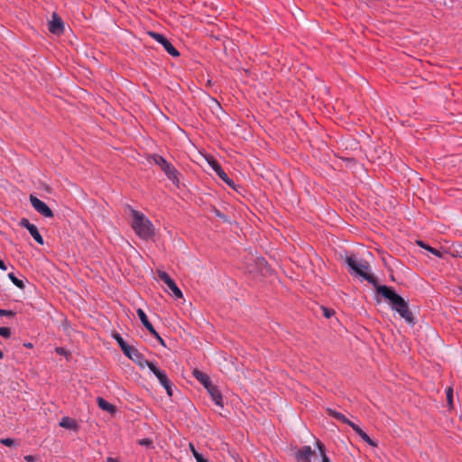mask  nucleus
Listing matches in <instances>:
<instances>
[{
    "mask_svg": "<svg viewBox=\"0 0 462 462\" xmlns=\"http://www.w3.org/2000/svg\"><path fill=\"white\" fill-rule=\"evenodd\" d=\"M359 437H361V435H363V433H365V431L359 428V430H357L356 431H355Z\"/></svg>",
    "mask_w": 462,
    "mask_h": 462,
    "instance_id": "c03bdc74",
    "label": "nucleus"
},
{
    "mask_svg": "<svg viewBox=\"0 0 462 462\" xmlns=\"http://www.w3.org/2000/svg\"><path fill=\"white\" fill-rule=\"evenodd\" d=\"M417 244L421 248L426 249L427 251L430 252L432 254L436 255L437 257L442 258L444 255L442 251L436 249L434 247H431L430 245L425 244L423 241H418Z\"/></svg>",
    "mask_w": 462,
    "mask_h": 462,
    "instance_id": "2eb2a0df",
    "label": "nucleus"
},
{
    "mask_svg": "<svg viewBox=\"0 0 462 462\" xmlns=\"http://www.w3.org/2000/svg\"><path fill=\"white\" fill-rule=\"evenodd\" d=\"M135 363L141 367V368H144L145 366H147L149 368V365H155L154 363L152 362H150L148 360H146L143 356L141 354L140 355V359L139 360H136Z\"/></svg>",
    "mask_w": 462,
    "mask_h": 462,
    "instance_id": "b1692460",
    "label": "nucleus"
},
{
    "mask_svg": "<svg viewBox=\"0 0 462 462\" xmlns=\"http://www.w3.org/2000/svg\"><path fill=\"white\" fill-rule=\"evenodd\" d=\"M49 30L51 33L60 35L63 33L64 24L61 20L56 14H53L52 20L49 23Z\"/></svg>",
    "mask_w": 462,
    "mask_h": 462,
    "instance_id": "0eeeda50",
    "label": "nucleus"
},
{
    "mask_svg": "<svg viewBox=\"0 0 462 462\" xmlns=\"http://www.w3.org/2000/svg\"><path fill=\"white\" fill-rule=\"evenodd\" d=\"M162 46L164 50L172 57H179V51L171 44V42L167 39L162 42Z\"/></svg>",
    "mask_w": 462,
    "mask_h": 462,
    "instance_id": "dca6fc26",
    "label": "nucleus"
},
{
    "mask_svg": "<svg viewBox=\"0 0 462 462\" xmlns=\"http://www.w3.org/2000/svg\"><path fill=\"white\" fill-rule=\"evenodd\" d=\"M359 437H361V435H363V433H365V431L359 428V430H357L356 431H355Z\"/></svg>",
    "mask_w": 462,
    "mask_h": 462,
    "instance_id": "79ce46f5",
    "label": "nucleus"
},
{
    "mask_svg": "<svg viewBox=\"0 0 462 462\" xmlns=\"http://www.w3.org/2000/svg\"><path fill=\"white\" fill-rule=\"evenodd\" d=\"M97 402L101 410L108 411L109 413H115L116 407L113 404L106 402L104 398L97 397Z\"/></svg>",
    "mask_w": 462,
    "mask_h": 462,
    "instance_id": "ddd939ff",
    "label": "nucleus"
},
{
    "mask_svg": "<svg viewBox=\"0 0 462 462\" xmlns=\"http://www.w3.org/2000/svg\"><path fill=\"white\" fill-rule=\"evenodd\" d=\"M360 438L372 447L377 446L376 442L374 440H373L365 432L363 433V435H361Z\"/></svg>",
    "mask_w": 462,
    "mask_h": 462,
    "instance_id": "bb28decb",
    "label": "nucleus"
},
{
    "mask_svg": "<svg viewBox=\"0 0 462 462\" xmlns=\"http://www.w3.org/2000/svg\"><path fill=\"white\" fill-rule=\"evenodd\" d=\"M139 444L141 446L151 447L152 445V441L150 439H142L139 440Z\"/></svg>",
    "mask_w": 462,
    "mask_h": 462,
    "instance_id": "72a5a7b5",
    "label": "nucleus"
},
{
    "mask_svg": "<svg viewBox=\"0 0 462 462\" xmlns=\"http://www.w3.org/2000/svg\"><path fill=\"white\" fill-rule=\"evenodd\" d=\"M0 269L3 271H5L7 269L5 262L2 259H0Z\"/></svg>",
    "mask_w": 462,
    "mask_h": 462,
    "instance_id": "a19ab883",
    "label": "nucleus"
},
{
    "mask_svg": "<svg viewBox=\"0 0 462 462\" xmlns=\"http://www.w3.org/2000/svg\"><path fill=\"white\" fill-rule=\"evenodd\" d=\"M114 338H115V339L116 340V342L118 343V345H119V346H120L121 350H122L123 352H126V349H127L126 346L128 345V343H126V342L124 340V338H123L119 334H116V335L114 336Z\"/></svg>",
    "mask_w": 462,
    "mask_h": 462,
    "instance_id": "5701e85b",
    "label": "nucleus"
},
{
    "mask_svg": "<svg viewBox=\"0 0 462 462\" xmlns=\"http://www.w3.org/2000/svg\"><path fill=\"white\" fill-rule=\"evenodd\" d=\"M224 182L225 181H230V178L227 176V174L225 172V171L222 168H218V172L216 173Z\"/></svg>",
    "mask_w": 462,
    "mask_h": 462,
    "instance_id": "cd10ccee",
    "label": "nucleus"
},
{
    "mask_svg": "<svg viewBox=\"0 0 462 462\" xmlns=\"http://www.w3.org/2000/svg\"><path fill=\"white\" fill-rule=\"evenodd\" d=\"M8 278H9V279L12 281V282H13L15 286H17L18 288H20V289H23V288H24V286H25V285H24V282H23L22 280L18 279V278L14 275V273H8Z\"/></svg>",
    "mask_w": 462,
    "mask_h": 462,
    "instance_id": "412c9836",
    "label": "nucleus"
},
{
    "mask_svg": "<svg viewBox=\"0 0 462 462\" xmlns=\"http://www.w3.org/2000/svg\"><path fill=\"white\" fill-rule=\"evenodd\" d=\"M359 437H361V435H363V433H365V431L359 428V430H357L356 431H355Z\"/></svg>",
    "mask_w": 462,
    "mask_h": 462,
    "instance_id": "37998d69",
    "label": "nucleus"
},
{
    "mask_svg": "<svg viewBox=\"0 0 462 462\" xmlns=\"http://www.w3.org/2000/svg\"><path fill=\"white\" fill-rule=\"evenodd\" d=\"M15 313L13 310L0 309V317H14Z\"/></svg>",
    "mask_w": 462,
    "mask_h": 462,
    "instance_id": "7c9ffc66",
    "label": "nucleus"
},
{
    "mask_svg": "<svg viewBox=\"0 0 462 462\" xmlns=\"http://www.w3.org/2000/svg\"><path fill=\"white\" fill-rule=\"evenodd\" d=\"M208 163L216 173L218 172V168H222L221 165L215 160L208 162Z\"/></svg>",
    "mask_w": 462,
    "mask_h": 462,
    "instance_id": "2f4dec72",
    "label": "nucleus"
},
{
    "mask_svg": "<svg viewBox=\"0 0 462 462\" xmlns=\"http://www.w3.org/2000/svg\"><path fill=\"white\" fill-rule=\"evenodd\" d=\"M30 201L33 208L41 215H42L45 217H52L53 212L49 208V206L43 202L42 200L39 199L37 197L31 195L30 196Z\"/></svg>",
    "mask_w": 462,
    "mask_h": 462,
    "instance_id": "20e7f679",
    "label": "nucleus"
},
{
    "mask_svg": "<svg viewBox=\"0 0 462 462\" xmlns=\"http://www.w3.org/2000/svg\"><path fill=\"white\" fill-rule=\"evenodd\" d=\"M23 346L27 348H32V343H24Z\"/></svg>",
    "mask_w": 462,
    "mask_h": 462,
    "instance_id": "de8ad7c7",
    "label": "nucleus"
},
{
    "mask_svg": "<svg viewBox=\"0 0 462 462\" xmlns=\"http://www.w3.org/2000/svg\"><path fill=\"white\" fill-rule=\"evenodd\" d=\"M328 411L330 416H332L333 418H335L336 420H337L343 423H346L348 420V419L344 414H342L338 411H336L332 409H328Z\"/></svg>",
    "mask_w": 462,
    "mask_h": 462,
    "instance_id": "aec40b11",
    "label": "nucleus"
},
{
    "mask_svg": "<svg viewBox=\"0 0 462 462\" xmlns=\"http://www.w3.org/2000/svg\"><path fill=\"white\" fill-rule=\"evenodd\" d=\"M225 183H226L229 187H234L235 183L234 181L230 179V181H225Z\"/></svg>",
    "mask_w": 462,
    "mask_h": 462,
    "instance_id": "49530a36",
    "label": "nucleus"
},
{
    "mask_svg": "<svg viewBox=\"0 0 462 462\" xmlns=\"http://www.w3.org/2000/svg\"><path fill=\"white\" fill-rule=\"evenodd\" d=\"M0 336L5 338L10 337L11 336V330L7 327H1L0 328Z\"/></svg>",
    "mask_w": 462,
    "mask_h": 462,
    "instance_id": "c85d7f7f",
    "label": "nucleus"
},
{
    "mask_svg": "<svg viewBox=\"0 0 462 462\" xmlns=\"http://www.w3.org/2000/svg\"><path fill=\"white\" fill-rule=\"evenodd\" d=\"M24 459L27 461V462H34L35 461V457L32 455H27L24 457Z\"/></svg>",
    "mask_w": 462,
    "mask_h": 462,
    "instance_id": "58836bf2",
    "label": "nucleus"
},
{
    "mask_svg": "<svg viewBox=\"0 0 462 462\" xmlns=\"http://www.w3.org/2000/svg\"><path fill=\"white\" fill-rule=\"evenodd\" d=\"M150 371L156 376L160 383H167V380L169 379L167 376V374L161 370L159 367L156 366V365H149Z\"/></svg>",
    "mask_w": 462,
    "mask_h": 462,
    "instance_id": "9b49d317",
    "label": "nucleus"
},
{
    "mask_svg": "<svg viewBox=\"0 0 462 462\" xmlns=\"http://www.w3.org/2000/svg\"><path fill=\"white\" fill-rule=\"evenodd\" d=\"M192 374L206 389L213 384L210 377L199 369H194Z\"/></svg>",
    "mask_w": 462,
    "mask_h": 462,
    "instance_id": "9d476101",
    "label": "nucleus"
},
{
    "mask_svg": "<svg viewBox=\"0 0 462 462\" xmlns=\"http://www.w3.org/2000/svg\"><path fill=\"white\" fill-rule=\"evenodd\" d=\"M162 346H165L164 340L162 337L157 333V336H153Z\"/></svg>",
    "mask_w": 462,
    "mask_h": 462,
    "instance_id": "ea45409f",
    "label": "nucleus"
},
{
    "mask_svg": "<svg viewBox=\"0 0 462 462\" xmlns=\"http://www.w3.org/2000/svg\"><path fill=\"white\" fill-rule=\"evenodd\" d=\"M162 385L164 387V389L166 390V393L169 396H172L173 394V390H172V384L170 381V379L167 380V383H162Z\"/></svg>",
    "mask_w": 462,
    "mask_h": 462,
    "instance_id": "a878e982",
    "label": "nucleus"
},
{
    "mask_svg": "<svg viewBox=\"0 0 462 462\" xmlns=\"http://www.w3.org/2000/svg\"><path fill=\"white\" fill-rule=\"evenodd\" d=\"M59 424L61 428L67 430H78L79 429L77 421L74 419L69 418L68 416L63 417Z\"/></svg>",
    "mask_w": 462,
    "mask_h": 462,
    "instance_id": "f8f14e48",
    "label": "nucleus"
},
{
    "mask_svg": "<svg viewBox=\"0 0 462 462\" xmlns=\"http://www.w3.org/2000/svg\"><path fill=\"white\" fill-rule=\"evenodd\" d=\"M346 262L351 272L361 276L364 280L375 287L377 293L388 300L393 310L396 311L407 323L414 324V319L408 303L391 287L377 285L374 275L368 273L370 266L366 261L358 260L354 256H347Z\"/></svg>",
    "mask_w": 462,
    "mask_h": 462,
    "instance_id": "f257e3e1",
    "label": "nucleus"
},
{
    "mask_svg": "<svg viewBox=\"0 0 462 462\" xmlns=\"http://www.w3.org/2000/svg\"><path fill=\"white\" fill-rule=\"evenodd\" d=\"M151 159L153 161V162L156 165L160 166V168H162L168 162L166 159H164L162 156H161L159 154H152L151 156Z\"/></svg>",
    "mask_w": 462,
    "mask_h": 462,
    "instance_id": "4be33fe9",
    "label": "nucleus"
},
{
    "mask_svg": "<svg viewBox=\"0 0 462 462\" xmlns=\"http://www.w3.org/2000/svg\"><path fill=\"white\" fill-rule=\"evenodd\" d=\"M324 316L327 318H330L333 315V311L328 309H323Z\"/></svg>",
    "mask_w": 462,
    "mask_h": 462,
    "instance_id": "4c0bfd02",
    "label": "nucleus"
},
{
    "mask_svg": "<svg viewBox=\"0 0 462 462\" xmlns=\"http://www.w3.org/2000/svg\"><path fill=\"white\" fill-rule=\"evenodd\" d=\"M126 352H123L128 358L132 361L135 362L140 359L141 353L134 347L130 346L129 344L126 346Z\"/></svg>",
    "mask_w": 462,
    "mask_h": 462,
    "instance_id": "4468645a",
    "label": "nucleus"
},
{
    "mask_svg": "<svg viewBox=\"0 0 462 462\" xmlns=\"http://www.w3.org/2000/svg\"><path fill=\"white\" fill-rule=\"evenodd\" d=\"M189 448L197 462H208V460L204 458L200 453L198 452L193 443H189Z\"/></svg>",
    "mask_w": 462,
    "mask_h": 462,
    "instance_id": "6ab92c4d",
    "label": "nucleus"
},
{
    "mask_svg": "<svg viewBox=\"0 0 462 462\" xmlns=\"http://www.w3.org/2000/svg\"><path fill=\"white\" fill-rule=\"evenodd\" d=\"M316 446L319 451V454L321 456V462H330L329 457L326 454V448L324 444H322L319 440L316 441Z\"/></svg>",
    "mask_w": 462,
    "mask_h": 462,
    "instance_id": "a211bd4d",
    "label": "nucleus"
},
{
    "mask_svg": "<svg viewBox=\"0 0 462 462\" xmlns=\"http://www.w3.org/2000/svg\"><path fill=\"white\" fill-rule=\"evenodd\" d=\"M313 454L314 451L310 446H303L295 452V458L297 462H310Z\"/></svg>",
    "mask_w": 462,
    "mask_h": 462,
    "instance_id": "423d86ee",
    "label": "nucleus"
},
{
    "mask_svg": "<svg viewBox=\"0 0 462 462\" xmlns=\"http://www.w3.org/2000/svg\"><path fill=\"white\" fill-rule=\"evenodd\" d=\"M0 442H1L3 445L7 446V447H11V446H13V445L14 444V440L13 439H9V438H7V439H2L0 440Z\"/></svg>",
    "mask_w": 462,
    "mask_h": 462,
    "instance_id": "473e14b6",
    "label": "nucleus"
},
{
    "mask_svg": "<svg viewBox=\"0 0 462 462\" xmlns=\"http://www.w3.org/2000/svg\"><path fill=\"white\" fill-rule=\"evenodd\" d=\"M346 424L350 426L355 431H356L360 428L357 424L354 423L353 421H351L349 420H347V422Z\"/></svg>",
    "mask_w": 462,
    "mask_h": 462,
    "instance_id": "c9c22d12",
    "label": "nucleus"
},
{
    "mask_svg": "<svg viewBox=\"0 0 462 462\" xmlns=\"http://www.w3.org/2000/svg\"><path fill=\"white\" fill-rule=\"evenodd\" d=\"M21 226L28 230V226H32L33 224L30 223V221L27 218H22L21 220Z\"/></svg>",
    "mask_w": 462,
    "mask_h": 462,
    "instance_id": "f704fd0d",
    "label": "nucleus"
},
{
    "mask_svg": "<svg viewBox=\"0 0 462 462\" xmlns=\"http://www.w3.org/2000/svg\"><path fill=\"white\" fill-rule=\"evenodd\" d=\"M132 224L136 236L143 240H149L154 236V226L152 221L142 212L131 208Z\"/></svg>",
    "mask_w": 462,
    "mask_h": 462,
    "instance_id": "f03ea898",
    "label": "nucleus"
},
{
    "mask_svg": "<svg viewBox=\"0 0 462 462\" xmlns=\"http://www.w3.org/2000/svg\"><path fill=\"white\" fill-rule=\"evenodd\" d=\"M137 315L142 322V324L144 326V328L152 335L157 336V331L152 325V323L149 321L145 312L142 309H138L136 310Z\"/></svg>",
    "mask_w": 462,
    "mask_h": 462,
    "instance_id": "1a4fd4ad",
    "label": "nucleus"
},
{
    "mask_svg": "<svg viewBox=\"0 0 462 462\" xmlns=\"http://www.w3.org/2000/svg\"><path fill=\"white\" fill-rule=\"evenodd\" d=\"M158 277L161 281H162L168 288L171 290L172 294L177 299H181L183 297L182 291L177 286L175 282L170 277V275L164 272V271H158Z\"/></svg>",
    "mask_w": 462,
    "mask_h": 462,
    "instance_id": "7ed1b4c3",
    "label": "nucleus"
},
{
    "mask_svg": "<svg viewBox=\"0 0 462 462\" xmlns=\"http://www.w3.org/2000/svg\"><path fill=\"white\" fill-rule=\"evenodd\" d=\"M152 37L159 43L162 45V42L167 40L165 36L158 32H151Z\"/></svg>",
    "mask_w": 462,
    "mask_h": 462,
    "instance_id": "393cba45",
    "label": "nucleus"
},
{
    "mask_svg": "<svg viewBox=\"0 0 462 462\" xmlns=\"http://www.w3.org/2000/svg\"><path fill=\"white\" fill-rule=\"evenodd\" d=\"M56 353L61 356H66L67 351L63 347H56L55 349Z\"/></svg>",
    "mask_w": 462,
    "mask_h": 462,
    "instance_id": "e433bc0d",
    "label": "nucleus"
},
{
    "mask_svg": "<svg viewBox=\"0 0 462 462\" xmlns=\"http://www.w3.org/2000/svg\"><path fill=\"white\" fill-rule=\"evenodd\" d=\"M4 357V353L2 351H0V359H2Z\"/></svg>",
    "mask_w": 462,
    "mask_h": 462,
    "instance_id": "09e8293b",
    "label": "nucleus"
},
{
    "mask_svg": "<svg viewBox=\"0 0 462 462\" xmlns=\"http://www.w3.org/2000/svg\"><path fill=\"white\" fill-rule=\"evenodd\" d=\"M28 231H29L30 235L33 237V239L38 244L43 245V243H44L43 238H42V235L40 234L36 226L33 225L32 226H28Z\"/></svg>",
    "mask_w": 462,
    "mask_h": 462,
    "instance_id": "f3484780",
    "label": "nucleus"
},
{
    "mask_svg": "<svg viewBox=\"0 0 462 462\" xmlns=\"http://www.w3.org/2000/svg\"><path fill=\"white\" fill-rule=\"evenodd\" d=\"M446 394H447V401H448V404L452 405L453 404V390H452V388H448L446 391Z\"/></svg>",
    "mask_w": 462,
    "mask_h": 462,
    "instance_id": "c756f323",
    "label": "nucleus"
},
{
    "mask_svg": "<svg viewBox=\"0 0 462 462\" xmlns=\"http://www.w3.org/2000/svg\"><path fill=\"white\" fill-rule=\"evenodd\" d=\"M106 462H119V461L114 457H107Z\"/></svg>",
    "mask_w": 462,
    "mask_h": 462,
    "instance_id": "a18cd8bd",
    "label": "nucleus"
},
{
    "mask_svg": "<svg viewBox=\"0 0 462 462\" xmlns=\"http://www.w3.org/2000/svg\"><path fill=\"white\" fill-rule=\"evenodd\" d=\"M207 391L209 393V395L211 396V399L216 405H217L219 407L224 406L222 394L216 385H214V384L209 385V387L207 388Z\"/></svg>",
    "mask_w": 462,
    "mask_h": 462,
    "instance_id": "6e6552de",
    "label": "nucleus"
},
{
    "mask_svg": "<svg viewBox=\"0 0 462 462\" xmlns=\"http://www.w3.org/2000/svg\"><path fill=\"white\" fill-rule=\"evenodd\" d=\"M217 216L221 217V214L217 210Z\"/></svg>",
    "mask_w": 462,
    "mask_h": 462,
    "instance_id": "8fccbe9b",
    "label": "nucleus"
},
{
    "mask_svg": "<svg viewBox=\"0 0 462 462\" xmlns=\"http://www.w3.org/2000/svg\"><path fill=\"white\" fill-rule=\"evenodd\" d=\"M161 170L164 172L167 179L172 182L173 185L176 187L180 186V171L169 162H167L166 164H164Z\"/></svg>",
    "mask_w": 462,
    "mask_h": 462,
    "instance_id": "39448f33",
    "label": "nucleus"
}]
</instances>
